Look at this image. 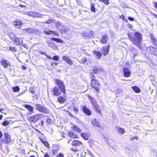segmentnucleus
<instances>
[{
    "instance_id": "f257e3e1",
    "label": "nucleus",
    "mask_w": 157,
    "mask_h": 157,
    "mask_svg": "<svg viewBox=\"0 0 157 157\" xmlns=\"http://www.w3.org/2000/svg\"><path fill=\"white\" fill-rule=\"evenodd\" d=\"M142 37L140 33L136 32L132 36L130 40L135 44L138 46L141 41Z\"/></svg>"
},
{
    "instance_id": "f03ea898",
    "label": "nucleus",
    "mask_w": 157,
    "mask_h": 157,
    "mask_svg": "<svg viewBox=\"0 0 157 157\" xmlns=\"http://www.w3.org/2000/svg\"><path fill=\"white\" fill-rule=\"evenodd\" d=\"M36 109L43 113L47 114L50 112L49 110L46 107L43 106L40 104H37L36 105Z\"/></svg>"
},
{
    "instance_id": "7ed1b4c3",
    "label": "nucleus",
    "mask_w": 157,
    "mask_h": 157,
    "mask_svg": "<svg viewBox=\"0 0 157 157\" xmlns=\"http://www.w3.org/2000/svg\"><path fill=\"white\" fill-rule=\"evenodd\" d=\"M55 82L58 86V87L62 91L63 93L65 94L66 92L65 86L63 82L60 79H56Z\"/></svg>"
},
{
    "instance_id": "20e7f679",
    "label": "nucleus",
    "mask_w": 157,
    "mask_h": 157,
    "mask_svg": "<svg viewBox=\"0 0 157 157\" xmlns=\"http://www.w3.org/2000/svg\"><path fill=\"white\" fill-rule=\"evenodd\" d=\"M90 99L91 103L94 108L98 113H100L101 111V109L99 105H98L97 102L94 98L92 97L88 96Z\"/></svg>"
},
{
    "instance_id": "39448f33",
    "label": "nucleus",
    "mask_w": 157,
    "mask_h": 157,
    "mask_svg": "<svg viewBox=\"0 0 157 157\" xmlns=\"http://www.w3.org/2000/svg\"><path fill=\"white\" fill-rule=\"evenodd\" d=\"M91 87L97 91L100 89V85L98 81L97 80H91Z\"/></svg>"
},
{
    "instance_id": "423d86ee",
    "label": "nucleus",
    "mask_w": 157,
    "mask_h": 157,
    "mask_svg": "<svg viewBox=\"0 0 157 157\" xmlns=\"http://www.w3.org/2000/svg\"><path fill=\"white\" fill-rule=\"evenodd\" d=\"M44 115L41 114H37L29 117L30 120L33 122H36L40 119L43 118Z\"/></svg>"
},
{
    "instance_id": "0eeeda50",
    "label": "nucleus",
    "mask_w": 157,
    "mask_h": 157,
    "mask_svg": "<svg viewBox=\"0 0 157 157\" xmlns=\"http://www.w3.org/2000/svg\"><path fill=\"white\" fill-rule=\"evenodd\" d=\"M62 91L58 87H54L53 89L52 94L56 96H58L61 94Z\"/></svg>"
},
{
    "instance_id": "6e6552de",
    "label": "nucleus",
    "mask_w": 157,
    "mask_h": 157,
    "mask_svg": "<svg viewBox=\"0 0 157 157\" xmlns=\"http://www.w3.org/2000/svg\"><path fill=\"white\" fill-rule=\"evenodd\" d=\"M110 47V45H109L105 46L103 47L101 49V52L103 55L105 56L108 54Z\"/></svg>"
},
{
    "instance_id": "1a4fd4ad",
    "label": "nucleus",
    "mask_w": 157,
    "mask_h": 157,
    "mask_svg": "<svg viewBox=\"0 0 157 157\" xmlns=\"http://www.w3.org/2000/svg\"><path fill=\"white\" fill-rule=\"evenodd\" d=\"M108 36L106 34L101 35L100 39V42L102 44H105L107 41Z\"/></svg>"
},
{
    "instance_id": "9d476101",
    "label": "nucleus",
    "mask_w": 157,
    "mask_h": 157,
    "mask_svg": "<svg viewBox=\"0 0 157 157\" xmlns=\"http://www.w3.org/2000/svg\"><path fill=\"white\" fill-rule=\"evenodd\" d=\"M4 136L5 138V143L6 144L9 143L11 141L10 136V134L7 133H4Z\"/></svg>"
},
{
    "instance_id": "9b49d317",
    "label": "nucleus",
    "mask_w": 157,
    "mask_h": 157,
    "mask_svg": "<svg viewBox=\"0 0 157 157\" xmlns=\"http://www.w3.org/2000/svg\"><path fill=\"white\" fill-rule=\"evenodd\" d=\"M62 59L70 65H71L73 64V62L71 60L66 56H63L62 57Z\"/></svg>"
},
{
    "instance_id": "f8f14e48",
    "label": "nucleus",
    "mask_w": 157,
    "mask_h": 157,
    "mask_svg": "<svg viewBox=\"0 0 157 157\" xmlns=\"http://www.w3.org/2000/svg\"><path fill=\"white\" fill-rule=\"evenodd\" d=\"M116 130L119 134H123L125 132V130L120 127V126L117 127L116 128Z\"/></svg>"
},
{
    "instance_id": "ddd939ff",
    "label": "nucleus",
    "mask_w": 157,
    "mask_h": 157,
    "mask_svg": "<svg viewBox=\"0 0 157 157\" xmlns=\"http://www.w3.org/2000/svg\"><path fill=\"white\" fill-rule=\"evenodd\" d=\"M124 76L126 77H128L131 74L130 72L127 68H124L123 69Z\"/></svg>"
},
{
    "instance_id": "4468645a",
    "label": "nucleus",
    "mask_w": 157,
    "mask_h": 157,
    "mask_svg": "<svg viewBox=\"0 0 157 157\" xmlns=\"http://www.w3.org/2000/svg\"><path fill=\"white\" fill-rule=\"evenodd\" d=\"M92 123L93 125L101 128V127L100 125V123L98 120L96 119L93 120L92 121Z\"/></svg>"
},
{
    "instance_id": "2eb2a0df",
    "label": "nucleus",
    "mask_w": 157,
    "mask_h": 157,
    "mask_svg": "<svg viewBox=\"0 0 157 157\" xmlns=\"http://www.w3.org/2000/svg\"><path fill=\"white\" fill-rule=\"evenodd\" d=\"M81 136L85 140H88L90 137V135L89 133L85 132L81 134Z\"/></svg>"
},
{
    "instance_id": "dca6fc26",
    "label": "nucleus",
    "mask_w": 157,
    "mask_h": 157,
    "mask_svg": "<svg viewBox=\"0 0 157 157\" xmlns=\"http://www.w3.org/2000/svg\"><path fill=\"white\" fill-rule=\"evenodd\" d=\"M95 57L98 59H100L101 58V53L97 51H94L93 52Z\"/></svg>"
},
{
    "instance_id": "f3484780",
    "label": "nucleus",
    "mask_w": 157,
    "mask_h": 157,
    "mask_svg": "<svg viewBox=\"0 0 157 157\" xmlns=\"http://www.w3.org/2000/svg\"><path fill=\"white\" fill-rule=\"evenodd\" d=\"M82 110L87 115L90 116L91 114V112L85 106H83L82 108Z\"/></svg>"
},
{
    "instance_id": "a211bd4d",
    "label": "nucleus",
    "mask_w": 157,
    "mask_h": 157,
    "mask_svg": "<svg viewBox=\"0 0 157 157\" xmlns=\"http://www.w3.org/2000/svg\"><path fill=\"white\" fill-rule=\"evenodd\" d=\"M23 39L21 38L18 37L16 38L15 43L19 45L22 44L23 42Z\"/></svg>"
},
{
    "instance_id": "6ab92c4d",
    "label": "nucleus",
    "mask_w": 157,
    "mask_h": 157,
    "mask_svg": "<svg viewBox=\"0 0 157 157\" xmlns=\"http://www.w3.org/2000/svg\"><path fill=\"white\" fill-rule=\"evenodd\" d=\"M82 143L81 142H80L78 140H74L72 143V145L73 146H79L80 145H81Z\"/></svg>"
},
{
    "instance_id": "aec40b11",
    "label": "nucleus",
    "mask_w": 157,
    "mask_h": 157,
    "mask_svg": "<svg viewBox=\"0 0 157 157\" xmlns=\"http://www.w3.org/2000/svg\"><path fill=\"white\" fill-rule=\"evenodd\" d=\"M35 13V12L32 11H26L24 12V14L30 16H31L33 17H34Z\"/></svg>"
},
{
    "instance_id": "412c9836",
    "label": "nucleus",
    "mask_w": 157,
    "mask_h": 157,
    "mask_svg": "<svg viewBox=\"0 0 157 157\" xmlns=\"http://www.w3.org/2000/svg\"><path fill=\"white\" fill-rule=\"evenodd\" d=\"M25 107L28 109L30 112H32L33 111V108L29 105H25Z\"/></svg>"
},
{
    "instance_id": "4be33fe9",
    "label": "nucleus",
    "mask_w": 157,
    "mask_h": 157,
    "mask_svg": "<svg viewBox=\"0 0 157 157\" xmlns=\"http://www.w3.org/2000/svg\"><path fill=\"white\" fill-rule=\"evenodd\" d=\"M81 36L83 37L86 38L87 37L90 38L91 37V35H90L88 33L84 32L81 34Z\"/></svg>"
},
{
    "instance_id": "5701e85b",
    "label": "nucleus",
    "mask_w": 157,
    "mask_h": 157,
    "mask_svg": "<svg viewBox=\"0 0 157 157\" xmlns=\"http://www.w3.org/2000/svg\"><path fill=\"white\" fill-rule=\"evenodd\" d=\"M1 64L4 67V68H7L8 66L9 65V63H7L6 60H3L1 62Z\"/></svg>"
},
{
    "instance_id": "b1692460",
    "label": "nucleus",
    "mask_w": 157,
    "mask_h": 157,
    "mask_svg": "<svg viewBox=\"0 0 157 157\" xmlns=\"http://www.w3.org/2000/svg\"><path fill=\"white\" fill-rule=\"evenodd\" d=\"M147 50L149 53L153 54V52H154V51L155 50V48L152 46H150L147 48Z\"/></svg>"
},
{
    "instance_id": "393cba45",
    "label": "nucleus",
    "mask_w": 157,
    "mask_h": 157,
    "mask_svg": "<svg viewBox=\"0 0 157 157\" xmlns=\"http://www.w3.org/2000/svg\"><path fill=\"white\" fill-rule=\"evenodd\" d=\"M132 88L134 91V92L136 93H139L140 92V88L137 86H132Z\"/></svg>"
},
{
    "instance_id": "a878e982",
    "label": "nucleus",
    "mask_w": 157,
    "mask_h": 157,
    "mask_svg": "<svg viewBox=\"0 0 157 157\" xmlns=\"http://www.w3.org/2000/svg\"><path fill=\"white\" fill-rule=\"evenodd\" d=\"M69 134L70 136L73 138H77V135L76 134H75L73 131H70L69 132Z\"/></svg>"
},
{
    "instance_id": "bb28decb",
    "label": "nucleus",
    "mask_w": 157,
    "mask_h": 157,
    "mask_svg": "<svg viewBox=\"0 0 157 157\" xmlns=\"http://www.w3.org/2000/svg\"><path fill=\"white\" fill-rule=\"evenodd\" d=\"M51 39L52 40L55 41L59 43H62L63 42V40L58 38H51Z\"/></svg>"
},
{
    "instance_id": "cd10ccee",
    "label": "nucleus",
    "mask_w": 157,
    "mask_h": 157,
    "mask_svg": "<svg viewBox=\"0 0 157 157\" xmlns=\"http://www.w3.org/2000/svg\"><path fill=\"white\" fill-rule=\"evenodd\" d=\"M13 25L14 26H18L21 25L22 24V22L19 21H15L13 22Z\"/></svg>"
},
{
    "instance_id": "c85d7f7f",
    "label": "nucleus",
    "mask_w": 157,
    "mask_h": 157,
    "mask_svg": "<svg viewBox=\"0 0 157 157\" xmlns=\"http://www.w3.org/2000/svg\"><path fill=\"white\" fill-rule=\"evenodd\" d=\"M71 127L72 129L74 130L75 131H77L79 132H81L80 129L76 126L75 125H74L72 126Z\"/></svg>"
},
{
    "instance_id": "c756f323",
    "label": "nucleus",
    "mask_w": 157,
    "mask_h": 157,
    "mask_svg": "<svg viewBox=\"0 0 157 157\" xmlns=\"http://www.w3.org/2000/svg\"><path fill=\"white\" fill-rule=\"evenodd\" d=\"M25 31H26L28 33H33L34 32V29L32 28H30L24 29Z\"/></svg>"
},
{
    "instance_id": "7c9ffc66",
    "label": "nucleus",
    "mask_w": 157,
    "mask_h": 157,
    "mask_svg": "<svg viewBox=\"0 0 157 157\" xmlns=\"http://www.w3.org/2000/svg\"><path fill=\"white\" fill-rule=\"evenodd\" d=\"M42 17V14L41 13H39L35 12L34 17L40 18L41 17Z\"/></svg>"
},
{
    "instance_id": "2f4dec72",
    "label": "nucleus",
    "mask_w": 157,
    "mask_h": 157,
    "mask_svg": "<svg viewBox=\"0 0 157 157\" xmlns=\"http://www.w3.org/2000/svg\"><path fill=\"white\" fill-rule=\"evenodd\" d=\"M12 89L13 91L15 92H18L20 90L19 87L17 86L15 87H13L12 88Z\"/></svg>"
},
{
    "instance_id": "473e14b6",
    "label": "nucleus",
    "mask_w": 157,
    "mask_h": 157,
    "mask_svg": "<svg viewBox=\"0 0 157 157\" xmlns=\"http://www.w3.org/2000/svg\"><path fill=\"white\" fill-rule=\"evenodd\" d=\"M93 71L95 74H97L99 70L96 67L94 66L93 67Z\"/></svg>"
},
{
    "instance_id": "72a5a7b5",
    "label": "nucleus",
    "mask_w": 157,
    "mask_h": 157,
    "mask_svg": "<svg viewBox=\"0 0 157 157\" xmlns=\"http://www.w3.org/2000/svg\"><path fill=\"white\" fill-rule=\"evenodd\" d=\"M34 32L37 35H40L41 33V32L37 29H34Z\"/></svg>"
},
{
    "instance_id": "f704fd0d",
    "label": "nucleus",
    "mask_w": 157,
    "mask_h": 157,
    "mask_svg": "<svg viewBox=\"0 0 157 157\" xmlns=\"http://www.w3.org/2000/svg\"><path fill=\"white\" fill-rule=\"evenodd\" d=\"M9 124V122L7 121H4L2 123V124L3 126H6L8 125Z\"/></svg>"
},
{
    "instance_id": "c9c22d12",
    "label": "nucleus",
    "mask_w": 157,
    "mask_h": 157,
    "mask_svg": "<svg viewBox=\"0 0 157 157\" xmlns=\"http://www.w3.org/2000/svg\"><path fill=\"white\" fill-rule=\"evenodd\" d=\"M58 101L60 103H62L64 102V101L62 97H60L58 99Z\"/></svg>"
},
{
    "instance_id": "e433bc0d",
    "label": "nucleus",
    "mask_w": 157,
    "mask_h": 157,
    "mask_svg": "<svg viewBox=\"0 0 157 157\" xmlns=\"http://www.w3.org/2000/svg\"><path fill=\"white\" fill-rule=\"evenodd\" d=\"M91 11L93 12H95L96 9H95V8L94 7V5L93 4L91 3Z\"/></svg>"
},
{
    "instance_id": "4c0bfd02",
    "label": "nucleus",
    "mask_w": 157,
    "mask_h": 157,
    "mask_svg": "<svg viewBox=\"0 0 157 157\" xmlns=\"http://www.w3.org/2000/svg\"><path fill=\"white\" fill-rule=\"evenodd\" d=\"M81 61H79V62L82 63H83L86 62L87 59L86 58H83L81 59Z\"/></svg>"
},
{
    "instance_id": "58836bf2",
    "label": "nucleus",
    "mask_w": 157,
    "mask_h": 157,
    "mask_svg": "<svg viewBox=\"0 0 157 157\" xmlns=\"http://www.w3.org/2000/svg\"><path fill=\"white\" fill-rule=\"evenodd\" d=\"M90 78L91 79V80H96L95 79V75L94 74L91 73L90 74Z\"/></svg>"
},
{
    "instance_id": "ea45409f",
    "label": "nucleus",
    "mask_w": 157,
    "mask_h": 157,
    "mask_svg": "<svg viewBox=\"0 0 157 157\" xmlns=\"http://www.w3.org/2000/svg\"><path fill=\"white\" fill-rule=\"evenodd\" d=\"M101 2H103L105 4L108 5L109 3V0H99Z\"/></svg>"
},
{
    "instance_id": "a19ab883",
    "label": "nucleus",
    "mask_w": 157,
    "mask_h": 157,
    "mask_svg": "<svg viewBox=\"0 0 157 157\" xmlns=\"http://www.w3.org/2000/svg\"><path fill=\"white\" fill-rule=\"evenodd\" d=\"M59 56H55L53 57L52 59L56 61H57L59 60Z\"/></svg>"
},
{
    "instance_id": "79ce46f5",
    "label": "nucleus",
    "mask_w": 157,
    "mask_h": 157,
    "mask_svg": "<svg viewBox=\"0 0 157 157\" xmlns=\"http://www.w3.org/2000/svg\"><path fill=\"white\" fill-rule=\"evenodd\" d=\"M51 31H44V32L46 35H51L52 32H51Z\"/></svg>"
},
{
    "instance_id": "37998d69",
    "label": "nucleus",
    "mask_w": 157,
    "mask_h": 157,
    "mask_svg": "<svg viewBox=\"0 0 157 157\" xmlns=\"http://www.w3.org/2000/svg\"><path fill=\"white\" fill-rule=\"evenodd\" d=\"M86 155V152L85 151H83V152H81L80 157H84Z\"/></svg>"
},
{
    "instance_id": "c03bdc74",
    "label": "nucleus",
    "mask_w": 157,
    "mask_h": 157,
    "mask_svg": "<svg viewBox=\"0 0 157 157\" xmlns=\"http://www.w3.org/2000/svg\"><path fill=\"white\" fill-rule=\"evenodd\" d=\"M44 144L47 148L49 147V145L48 142L45 141V142H44Z\"/></svg>"
},
{
    "instance_id": "a18cd8bd",
    "label": "nucleus",
    "mask_w": 157,
    "mask_h": 157,
    "mask_svg": "<svg viewBox=\"0 0 157 157\" xmlns=\"http://www.w3.org/2000/svg\"><path fill=\"white\" fill-rule=\"evenodd\" d=\"M154 52H153V55L157 56V48H155V50L154 51Z\"/></svg>"
},
{
    "instance_id": "49530a36",
    "label": "nucleus",
    "mask_w": 157,
    "mask_h": 157,
    "mask_svg": "<svg viewBox=\"0 0 157 157\" xmlns=\"http://www.w3.org/2000/svg\"><path fill=\"white\" fill-rule=\"evenodd\" d=\"M151 41L152 42L153 44H155L156 43V40L153 37H151Z\"/></svg>"
},
{
    "instance_id": "de8ad7c7",
    "label": "nucleus",
    "mask_w": 157,
    "mask_h": 157,
    "mask_svg": "<svg viewBox=\"0 0 157 157\" xmlns=\"http://www.w3.org/2000/svg\"><path fill=\"white\" fill-rule=\"evenodd\" d=\"M52 33L53 34H54L55 35H56V36H59V33L56 32H55V31H51Z\"/></svg>"
},
{
    "instance_id": "09e8293b",
    "label": "nucleus",
    "mask_w": 157,
    "mask_h": 157,
    "mask_svg": "<svg viewBox=\"0 0 157 157\" xmlns=\"http://www.w3.org/2000/svg\"><path fill=\"white\" fill-rule=\"evenodd\" d=\"M53 21V20H47L45 22V23L46 24H50V23H51V22H52Z\"/></svg>"
},
{
    "instance_id": "8fccbe9b",
    "label": "nucleus",
    "mask_w": 157,
    "mask_h": 157,
    "mask_svg": "<svg viewBox=\"0 0 157 157\" xmlns=\"http://www.w3.org/2000/svg\"><path fill=\"white\" fill-rule=\"evenodd\" d=\"M120 18L122 19L123 20H125V17L124 15H121L120 16Z\"/></svg>"
},
{
    "instance_id": "3c124183",
    "label": "nucleus",
    "mask_w": 157,
    "mask_h": 157,
    "mask_svg": "<svg viewBox=\"0 0 157 157\" xmlns=\"http://www.w3.org/2000/svg\"><path fill=\"white\" fill-rule=\"evenodd\" d=\"M138 139V137L137 136H135L132 137L130 138V140L132 141L134 140L135 139L137 140Z\"/></svg>"
},
{
    "instance_id": "603ef678",
    "label": "nucleus",
    "mask_w": 157,
    "mask_h": 157,
    "mask_svg": "<svg viewBox=\"0 0 157 157\" xmlns=\"http://www.w3.org/2000/svg\"><path fill=\"white\" fill-rule=\"evenodd\" d=\"M122 92V90L121 89H118L117 90V92L118 94H121Z\"/></svg>"
},
{
    "instance_id": "864d4df0",
    "label": "nucleus",
    "mask_w": 157,
    "mask_h": 157,
    "mask_svg": "<svg viewBox=\"0 0 157 157\" xmlns=\"http://www.w3.org/2000/svg\"><path fill=\"white\" fill-rule=\"evenodd\" d=\"M10 49L13 51H15V49L14 47H11L10 48Z\"/></svg>"
},
{
    "instance_id": "5fc2aeb1",
    "label": "nucleus",
    "mask_w": 157,
    "mask_h": 157,
    "mask_svg": "<svg viewBox=\"0 0 157 157\" xmlns=\"http://www.w3.org/2000/svg\"><path fill=\"white\" fill-rule=\"evenodd\" d=\"M71 150L73 152H75L77 151V150L76 149L75 147L72 148L71 149Z\"/></svg>"
},
{
    "instance_id": "6e6d98bb",
    "label": "nucleus",
    "mask_w": 157,
    "mask_h": 157,
    "mask_svg": "<svg viewBox=\"0 0 157 157\" xmlns=\"http://www.w3.org/2000/svg\"><path fill=\"white\" fill-rule=\"evenodd\" d=\"M56 157H64V155L61 153H60Z\"/></svg>"
},
{
    "instance_id": "4d7b16f0",
    "label": "nucleus",
    "mask_w": 157,
    "mask_h": 157,
    "mask_svg": "<svg viewBox=\"0 0 157 157\" xmlns=\"http://www.w3.org/2000/svg\"><path fill=\"white\" fill-rule=\"evenodd\" d=\"M56 25L57 28H58L59 25H61V24L60 22H58L56 23Z\"/></svg>"
},
{
    "instance_id": "13d9d810",
    "label": "nucleus",
    "mask_w": 157,
    "mask_h": 157,
    "mask_svg": "<svg viewBox=\"0 0 157 157\" xmlns=\"http://www.w3.org/2000/svg\"><path fill=\"white\" fill-rule=\"evenodd\" d=\"M128 19L131 21H134V18L133 17H128Z\"/></svg>"
},
{
    "instance_id": "bf43d9fd",
    "label": "nucleus",
    "mask_w": 157,
    "mask_h": 157,
    "mask_svg": "<svg viewBox=\"0 0 157 157\" xmlns=\"http://www.w3.org/2000/svg\"><path fill=\"white\" fill-rule=\"evenodd\" d=\"M47 121L49 123H51L52 121V120L51 119L48 118L47 120Z\"/></svg>"
},
{
    "instance_id": "052dcab7",
    "label": "nucleus",
    "mask_w": 157,
    "mask_h": 157,
    "mask_svg": "<svg viewBox=\"0 0 157 157\" xmlns=\"http://www.w3.org/2000/svg\"><path fill=\"white\" fill-rule=\"evenodd\" d=\"M40 53L41 55H45L46 56V53L45 52H43V51H40Z\"/></svg>"
},
{
    "instance_id": "680f3d73",
    "label": "nucleus",
    "mask_w": 157,
    "mask_h": 157,
    "mask_svg": "<svg viewBox=\"0 0 157 157\" xmlns=\"http://www.w3.org/2000/svg\"><path fill=\"white\" fill-rule=\"evenodd\" d=\"M127 26H128V27L130 29H131V28H132L133 26L132 25H131L130 24L127 25Z\"/></svg>"
},
{
    "instance_id": "e2e57ef3",
    "label": "nucleus",
    "mask_w": 157,
    "mask_h": 157,
    "mask_svg": "<svg viewBox=\"0 0 157 157\" xmlns=\"http://www.w3.org/2000/svg\"><path fill=\"white\" fill-rule=\"evenodd\" d=\"M74 112L75 113H78V109H76V108H75V109H74Z\"/></svg>"
},
{
    "instance_id": "0e129e2a",
    "label": "nucleus",
    "mask_w": 157,
    "mask_h": 157,
    "mask_svg": "<svg viewBox=\"0 0 157 157\" xmlns=\"http://www.w3.org/2000/svg\"><path fill=\"white\" fill-rule=\"evenodd\" d=\"M44 157H49V155L47 153H45L44 155Z\"/></svg>"
},
{
    "instance_id": "69168bd1",
    "label": "nucleus",
    "mask_w": 157,
    "mask_h": 157,
    "mask_svg": "<svg viewBox=\"0 0 157 157\" xmlns=\"http://www.w3.org/2000/svg\"><path fill=\"white\" fill-rule=\"evenodd\" d=\"M46 56H47V58H48V59H52V58L51 56H48V55H46Z\"/></svg>"
},
{
    "instance_id": "338daca9",
    "label": "nucleus",
    "mask_w": 157,
    "mask_h": 157,
    "mask_svg": "<svg viewBox=\"0 0 157 157\" xmlns=\"http://www.w3.org/2000/svg\"><path fill=\"white\" fill-rule=\"evenodd\" d=\"M90 34L91 35V37L94 34V32L93 31H91L90 32Z\"/></svg>"
},
{
    "instance_id": "774afa93",
    "label": "nucleus",
    "mask_w": 157,
    "mask_h": 157,
    "mask_svg": "<svg viewBox=\"0 0 157 157\" xmlns=\"http://www.w3.org/2000/svg\"><path fill=\"white\" fill-rule=\"evenodd\" d=\"M154 6L155 8H157V2H155L154 3Z\"/></svg>"
}]
</instances>
